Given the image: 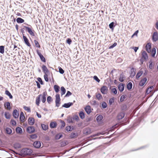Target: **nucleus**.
<instances>
[{
	"instance_id": "423d86ee",
	"label": "nucleus",
	"mask_w": 158,
	"mask_h": 158,
	"mask_svg": "<svg viewBox=\"0 0 158 158\" xmlns=\"http://www.w3.org/2000/svg\"><path fill=\"white\" fill-rule=\"evenodd\" d=\"M152 40L154 42H156L158 40V35L157 32H155L152 35Z\"/></svg>"
},
{
	"instance_id": "864d4df0",
	"label": "nucleus",
	"mask_w": 158,
	"mask_h": 158,
	"mask_svg": "<svg viewBox=\"0 0 158 158\" xmlns=\"http://www.w3.org/2000/svg\"><path fill=\"white\" fill-rule=\"evenodd\" d=\"M62 135L61 133H59L56 135L55 138H60L62 137Z\"/></svg>"
},
{
	"instance_id": "0eeeda50",
	"label": "nucleus",
	"mask_w": 158,
	"mask_h": 158,
	"mask_svg": "<svg viewBox=\"0 0 158 158\" xmlns=\"http://www.w3.org/2000/svg\"><path fill=\"white\" fill-rule=\"evenodd\" d=\"M24 41L25 44L28 47H30L31 45L30 43L29 42V40L27 37L23 35V36Z\"/></svg>"
},
{
	"instance_id": "2eb2a0df",
	"label": "nucleus",
	"mask_w": 158,
	"mask_h": 158,
	"mask_svg": "<svg viewBox=\"0 0 158 158\" xmlns=\"http://www.w3.org/2000/svg\"><path fill=\"white\" fill-rule=\"evenodd\" d=\"M145 48L146 51L148 52L149 53L151 52V47L150 43H148L146 45Z\"/></svg>"
},
{
	"instance_id": "f8f14e48",
	"label": "nucleus",
	"mask_w": 158,
	"mask_h": 158,
	"mask_svg": "<svg viewBox=\"0 0 158 158\" xmlns=\"http://www.w3.org/2000/svg\"><path fill=\"white\" fill-rule=\"evenodd\" d=\"M142 58H143L144 59L146 60L148 58V55L145 51H143L142 53Z\"/></svg>"
},
{
	"instance_id": "052dcab7",
	"label": "nucleus",
	"mask_w": 158,
	"mask_h": 158,
	"mask_svg": "<svg viewBox=\"0 0 158 158\" xmlns=\"http://www.w3.org/2000/svg\"><path fill=\"white\" fill-rule=\"evenodd\" d=\"M10 123L13 126L15 125L16 124V123L15 121L12 119H11L10 120Z\"/></svg>"
},
{
	"instance_id": "b1692460",
	"label": "nucleus",
	"mask_w": 158,
	"mask_h": 158,
	"mask_svg": "<svg viewBox=\"0 0 158 158\" xmlns=\"http://www.w3.org/2000/svg\"><path fill=\"white\" fill-rule=\"evenodd\" d=\"M96 97L97 99L100 100L102 99V97L100 93H96Z\"/></svg>"
},
{
	"instance_id": "4be33fe9",
	"label": "nucleus",
	"mask_w": 158,
	"mask_h": 158,
	"mask_svg": "<svg viewBox=\"0 0 158 158\" xmlns=\"http://www.w3.org/2000/svg\"><path fill=\"white\" fill-rule=\"evenodd\" d=\"M41 96H42V95L40 94L38 96V97H37L36 98V103L37 105L38 106H39L40 104V98H41Z\"/></svg>"
},
{
	"instance_id": "ddd939ff",
	"label": "nucleus",
	"mask_w": 158,
	"mask_h": 158,
	"mask_svg": "<svg viewBox=\"0 0 158 158\" xmlns=\"http://www.w3.org/2000/svg\"><path fill=\"white\" fill-rule=\"evenodd\" d=\"M28 122L29 125H32L35 123V119L33 118L29 117L28 119Z\"/></svg>"
},
{
	"instance_id": "6ab92c4d",
	"label": "nucleus",
	"mask_w": 158,
	"mask_h": 158,
	"mask_svg": "<svg viewBox=\"0 0 158 158\" xmlns=\"http://www.w3.org/2000/svg\"><path fill=\"white\" fill-rule=\"evenodd\" d=\"M73 104V103L72 102H69L68 103H65L63 105L62 107L66 108H68L72 106Z\"/></svg>"
},
{
	"instance_id": "e2e57ef3",
	"label": "nucleus",
	"mask_w": 158,
	"mask_h": 158,
	"mask_svg": "<svg viewBox=\"0 0 158 158\" xmlns=\"http://www.w3.org/2000/svg\"><path fill=\"white\" fill-rule=\"evenodd\" d=\"M93 78L94 80L96 81L97 82H99L100 81V80L98 79V77L96 76H94Z\"/></svg>"
},
{
	"instance_id": "f03ea898",
	"label": "nucleus",
	"mask_w": 158,
	"mask_h": 158,
	"mask_svg": "<svg viewBox=\"0 0 158 158\" xmlns=\"http://www.w3.org/2000/svg\"><path fill=\"white\" fill-rule=\"evenodd\" d=\"M56 99L55 101L56 106L57 107H59L60 104V95L57 94L56 96Z\"/></svg>"
},
{
	"instance_id": "39448f33",
	"label": "nucleus",
	"mask_w": 158,
	"mask_h": 158,
	"mask_svg": "<svg viewBox=\"0 0 158 158\" xmlns=\"http://www.w3.org/2000/svg\"><path fill=\"white\" fill-rule=\"evenodd\" d=\"M27 132L29 133H32L35 131V129L33 126L28 127L27 129Z\"/></svg>"
},
{
	"instance_id": "f257e3e1",
	"label": "nucleus",
	"mask_w": 158,
	"mask_h": 158,
	"mask_svg": "<svg viewBox=\"0 0 158 158\" xmlns=\"http://www.w3.org/2000/svg\"><path fill=\"white\" fill-rule=\"evenodd\" d=\"M32 150L28 148H24L22 149L21 151V153L23 155H30L32 153Z\"/></svg>"
},
{
	"instance_id": "a878e982",
	"label": "nucleus",
	"mask_w": 158,
	"mask_h": 158,
	"mask_svg": "<svg viewBox=\"0 0 158 158\" xmlns=\"http://www.w3.org/2000/svg\"><path fill=\"white\" fill-rule=\"evenodd\" d=\"M135 74V69L134 68H132L131 69V71L130 73V76L131 77H133Z\"/></svg>"
},
{
	"instance_id": "9b49d317",
	"label": "nucleus",
	"mask_w": 158,
	"mask_h": 158,
	"mask_svg": "<svg viewBox=\"0 0 158 158\" xmlns=\"http://www.w3.org/2000/svg\"><path fill=\"white\" fill-rule=\"evenodd\" d=\"M85 110L87 114H89L91 112V107L89 106H87L85 108Z\"/></svg>"
},
{
	"instance_id": "c85d7f7f",
	"label": "nucleus",
	"mask_w": 158,
	"mask_h": 158,
	"mask_svg": "<svg viewBox=\"0 0 158 158\" xmlns=\"http://www.w3.org/2000/svg\"><path fill=\"white\" fill-rule=\"evenodd\" d=\"M50 127L51 128H54L56 127L57 126V124L56 122H51L50 123Z\"/></svg>"
},
{
	"instance_id": "603ef678",
	"label": "nucleus",
	"mask_w": 158,
	"mask_h": 158,
	"mask_svg": "<svg viewBox=\"0 0 158 158\" xmlns=\"http://www.w3.org/2000/svg\"><path fill=\"white\" fill-rule=\"evenodd\" d=\"M111 91L114 94H117V90L115 88H113L111 89Z\"/></svg>"
},
{
	"instance_id": "a211bd4d",
	"label": "nucleus",
	"mask_w": 158,
	"mask_h": 158,
	"mask_svg": "<svg viewBox=\"0 0 158 158\" xmlns=\"http://www.w3.org/2000/svg\"><path fill=\"white\" fill-rule=\"evenodd\" d=\"M118 88L120 92H122L124 89V84L123 83H120L118 85Z\"/></svg>"
},
{
	"instance_id": "338daca9",
	"label": "nucleus",
	"mask_w": 158,
	"mask_h": 158,
	"mask_svg": "<svg viewBox=\"0 0 158 158\" xmlns=\"http://www.w3.org/2000/svg\"><path fill=\"white\" fill-rule=\"evenodd\" d=\"M117 45V43L116 42L115 43H114V44L112 45H111L109 47V49H111V48H113L114 47H115V46H116Z\"/></svg>"
},
{
	"instance_id": "a18cd8bd",
	"label": "nucleus",
	"mask_w": 158,
	"mask_h": 158,
	"mask_svg": "<svg viewBox=\"0 0 158 158\" xmlns=\"http://www.w3.org/2000/svg\"><path fill=\"white\" fill-rule=\"evenodd\" d=\"M114 22H112L109 24V27L110 28L112 29V30L114 29Z\"/></svg>"
},
{
	"instance_id": "bb28decb",
	"label": "nucleus",
	"mask_w": 158,
	"mask_h": 158,
	"mask_svg": "<svg viewBox=\"0 0 158 158\" xmlns=\"http://www.w3.org/2000/svg\"><path fill=\"white\" fill-rule=\"evenodd\" d=\"M143 71L140 70L137 74L136 75V78L137 79L139 78L143 74Z\"/></svg>"
},
{
	"instance_id": "f3484780",
	"label": "nucleus",
	"mask_w": 158,
	"mask_h": 158,
	"mask_svg": "<svg viewBox=\"0 0 158 158\" xmlns=\"http://www.w3.org/2000/svg\"><path fill=\"white\" fill-rule=\"evenodd\" d=\"M47 94L46 92H44L43 94V95H42V96L41 97H42L41 100L42 102L44 103L46 101V96Z\"/></svg>"
},
{
	"instance_id": "6e6552de",
	"label": "nucleus",
	"mask_w": 158,
	"mask_h": 158,
	"mask_svg": "<svg viewBox=\"0 0 158 158\" xmlns=\"http://www.w3.org/2000/svg\"><path fill=\"white\" fill-rule=\"evenodd\" d=\"M147 81V78L146 77H144L141 80L139 83V85L140 86H143L145 84Z\"/></svg>"
},
{
	"instance_id": "473e14b6",
	"label": "nucleus",
	"mask_w": 158,
	"mask_h": 158,
	"mask_svg": "<svg viewBox=\"0 0 158 158\" xmlns=\"http://www.w3.org/2000/svg\"><path fill=\"white\" fill-rule=\"evenodd\" d=\"M16 21L18 23H22L24 22V20L20 18H17Z\"/></svg>"
},
{
	"instance_id": "e433bc0d",
	"label": "nucleus",
	"mask_w": 158,
	"mask_h": 158,
	"mask_svg": "<svg viewBox=\"0 0 158 158\" xmlns=\"http://www.w3.org/2000/svg\"><path fill=\"white\" fill-rule=\"evenodd\" d=\"M41 127H42V129L44 130H45V131L48 128V126L47 125H45L44 124H41Z\"/></svg>"
},
{
	"instance_id": "20e7f679",
	"label": "nucleus",
	"mask_w": 158,
	"mask_h": 158,
	"mask_svg": "<svg viewBox=\"0 0 158 158\" xmlns=\"http://www.w3.org/2000/svg\"><path fill=\"white\" fill-rule=\"evenodd\" d=\"M23 27L27 31L29 34L33 36H35V34L34 32L32 31L31 29L28 27L24 26Z\"/></svg>"
},
{
	"instance_id": "37998d69",
	"label": "nucleus",
	"mask_w": 158,
	"mask_h": 158,
	"mask_svg": "<svg viewBox=\"0 0 158 158\" xmlns=\"http://www.w3.org/2000/svg\"><path fill=\"white\" fill-rule=\"evenodd\" d=\"M24 109L28 112H31V110L30 108L29 107L26 106H24L23 107Z\"/></svg>"
},
{
	"instance_id": "6e6d98bb",
	"label": "nucleus",
	"mask_w": 158,
	"mask_h": 158,
	"mask_svg": "<svg viewBox=\"0 0 158 158\" xmlns=\"http://www.w3.org/2000/svg\"><path fill=\"white\" fill-rule=\"evenodd\" d=\"M52 97L50 96H49L47 97V101L48 103L49 104H50L51 103V102L52 101Z\"/></svg>"
},
{
	"instance_id": "cd10ccee",
	"label": "nucleus",
	"mask_w": 158,
	"mask_h": 158,
	"mask_svg": "<svg viewBox=\"0 0 158 158\" xmlns=\"http://www.w3.org/2000/svg\"><path fill=\"white\" fill-rule=\"evenodd\" d=\"M79 115L80 118L81 119H83L85 117V115L84 113L82 111H81L79 112Z\"/></svg>"
},
{
	"instance_id": "393cba45",
	"label": "nucleus",
	"mask_w": 158,
	"mask_h": 158,
	"mask_svg": "<svg viewBox=\"0 0 158 158\" xmlns=\"http://www.w3.org/2000/svg\"><path fill=\"white\" fill-rule=\"evenodd\" d=\"M5 107L9 110H10V103L9 102H7L6 103L4 104Z\"/></svg>"
},
{
	"instance_id": "0e129e2a",
	"label": "nucleus",
	"mask_w": 158,
	"mask_h": 158,
	"mask_svg": "<svg viewBox=\"0 0 158 158\" xmlns=\"http://www.w3.org/2000/svg\"><path fill=\"white\" fill-rule=\"evenodd\" d=\"M72 94V93L70 91H67V93L65 95V97H68Z\"/></svg>"
},
{
	"instance_id": "9d476101",
	"label": "nucleus",
	"mask_w": 158,
	"mask_h": 158,
	"mask_svg": "<svg viewBox=\"0 0 158 158\" xmlns=\"http://www.w3.org/2000/svg\"><path fill=\"white\" fill-rule=\"evenodd\" d=\"M13 115L15 118H18L19 116V113L17 110L15 109L14 110L13 112Z\"/></svg>"
},
{
	"instance_id": "dca6fc26",
	"label": "nucleus",
	"mask_w": 158,
	"mask_h": 158,
	"mask_svg": "<svg viewBox=\"0 0 158 158\" xmlns=\"http://www.w3.org/2000/svg\"><path fill=\"white\" fill-rule=\"evenodd\" d=\"M125 115V113L124 112H122L119 113L117 115V119L118 120H121L124 118Z\"/></svg>"
},
{
	"instance_id": "4468645a",
	"label": "nucleus",
	"mask_w": 158,
	"mask_h": 158,
	"mask_svg": "<svg viewBox=\"0 0 158 158\" xmlns=\"http://www.w3.org/2000/svg\"><path fill=\"white\" fill-rule=\"evenodd\" d=\"M43 71L45 74H47L49 73V71L46 66L43 64L42 66Z\"/></svg>"
},
{
	"instance_id": "13d9d810",
	"label": "nucleus",
	"mask_w": 158,
	"mask_h": 158,
	"mask_svg": "<svg viewBox=\"0 0 158 158\" xmlns=\"http://www.w3.org/2000/svg\"><path fill=\"white\" fill-rule=\"evenodd\" d=\"M59 70L60 74H63L64 73V70L60 67H59Z\"/></svg>"
},
{
	"instance_id": "c03bdc74",
	"label": "nucleus",
	"mask_w": 158,
	"mask_h": 158,
	"mask_svg": "<svg viewBox=\"0 0 158 158\" xmlns=\"http://www.w3.org/2000/svg\"><path fill=\"white\" fill-rule=\"evenodd\" d=\"M103 118V117L102 115H99L97 117L96 119L98 121H100Z\"/></svg>"
},
{
	"instance_id": "774afa93",
	"label": "nucleus",
	"mask_w": 158,
	"mask_h": 158,
	"mask_svg": "<svg viewBox=\"0 0 158 158\" xmlns=\"http://www.w3.org/2000/svg\"><path fill=\"white\" fill-rule=\"evenodd\" d=\"M127 106L126 105H123L121 107V109L122 110H125L126 109Z\"/></svg>"
},
{
	"instance_id": "5701e85b",
	"label": "nucleus",
	"mask_w": 158,
	"mask_h": 158,
	"mask_svg": "<svg viewBox=\"0 0 158 158\" xmlns=\"http://www.w3.org/2000/svg\"><path fill=\"white\" fill-rule=\"evenodd\" d=\"M68 143V142L66 141H61L60 143V146L61 147H64L66 146Z\"/></svg>"
},
{
	"instance_id": "58836bf2",
	"label": "nucleus",
	"mask_w": 158,
	"mask_h": 158,
	"mask_svg": "<svg viewBox=\"0 0 158 158\" xmlns=\"http://www.w3.org/2000/svg\"><path fill=\"white\" fill-rule=\"evenodd\" d=\"M156 53V49L155 48H153L152 49V56L153 57H154L155 54Z\"/></svg>"
},
{
	"instance_id": "7c9ffc66",
	"label": "nucleus",
	"mask_w": 158,
	"mask_h": 158,
	"mask_svg": "<svg viewBox=\"0 0 158 158\" xmlns=\"http://www.w3.org/2000/svg\"><path fill=\"white\" fill-rule=\"evenodd\" d=\"M5 93L6 95L9 97L10 99H12L13 98V96L9 91L7 90H6Z\"/></svg>"
},
{
	"instance_id": "79ce46f5",
	"label": "nucleus",
	"mask_w": 158,
	"mask_h": 158,
	"mask_svg": "<svg viewBox=\"0 0 158 158\" xmlns=\"http://www.w3.org/2000/svg\"><path fill=\"white\" fill-rule=\"evenodd\" d=\"M126 95H122L120 97V101L121 102H123L124 100V99L126 98Z\"/></svg>"
},
{
	"instance_id": "2f4dec72",
	"label": "nucleus",
	"mask_w": 158,
	"mask_h": 158,
	"mask_svg": "<svg viewBox=\"0 0 158 158\" xmlns=\"http://www.w3.org/2000/svg\"><path fill=\"white\" fill-rule=\"evenodd\" d=\"M132 83L131 82H130L128 83L127 85V89L128 90H130L132 89Z\"/></svg>"
},
{
	"instance_id": "bf43d9fd",
	"label": "nucleus",
	"mask_w": 158,
	"mask_h": 158,
	"mask_svg": "<svg viewBox=\"0 0 158 158\" xmlns=\"http://www.w3.org/2000/svg\"><path fill=\"white\" fill-rule=\"evenodd\" d=\"M65 130L67 131H69L72 130V127L70 126H67L66 127Z\"/></svg>"
},
{
	"instance_id": "5fc2aeb1",
	"label": "nucleus",
	"mask_w": 158,
	"mask_h": 158,
	"mask_svg": "<svg viewBox=\"0 0 158 158\" xmlns=\"http://www.w3.org/2000/svg\"><path fill=\"white\" fill-rule=\"evenodd\" d=\"M25 118L24 116H20L19 120L20 122H24V119Z\"/></svg>"
},
{
	"instance_id": "4c0bfd02",
	"label": "nucleus",
	"mask_w": 158,
	"mask_h": 158,
	"mask_svg": "<svg viewBox=\"0 0 158 158\" xmlns=\"http://www.w3.org/2000/svg\"><path fill=\"white\" fill-rule=\"evenodd\" d=\"M16 131L17 133H22V130L21 127H17L16 129Z\"/></svg>"
},
{
	"instance_id": "aec40b11",
	"label": "nucleus",
	"mask_w": 158,
	"mask_h": 158,
	"mask_svg": "<svg viewBox=\"0 0 158 158\" xmlns=\"http://www.w3.org/2000/svg\"><path fill=\"white\" fill-rule=\"evenodd\" d=\"M124 75L123 73L120 74L119 80L121 82H123L124 80Z\"/></svg>"
},
{
	"instance_id": "3c124183",
	"label": "nucleus",
	"mask_w": 158,
	"mask_h": 158,
	"mask_svg": "<svg viewBox=\"0 0 158 158\" xmlns=\"http://www.w3.org/2000/svg\"><path fill=\"white\" fill-rule=\"evenodd\" d=\"M73 120H76L77 121H78L79 119V117L77 115H73Z\"/></svg>"
},
{
	"instance_id": "09e8293b",
	"label": "nucleus",
	"mask_w": 158,
	"mask_h": 158,
	"mask_svg": "<svg viewBox=\"0 0 158 158\" xmlns=\"http://www.w3.org/2000/svg\"><path fill=\"white\" fill-rule=\"evenodd\" d=\"M69 123H73V118L70 116H69L68 118L67 119Z\"/></svg>"
},
{
	"instance_id": "4d7b16f0",
	"label": "nucleus",
	"mask_w": 158,
	"mask_h": 158,
	"mask_svg": "<svg viewBox=\"0 0 158 158\" xmlns=\"http://www.w3.org/2000/svg\"><path fill=\"white\" fill-rule=\"evenodd\" d=\"M114 98L113 97L110 98L109 100V104L110 105H111L114 102Z\"/></svg>"
},
{
	"instance_id": "a19ab883",
	"label": "nucleus",
	"mask_w": 158,
	"mask_h": 158,
	"mask_svg": "<svg viewBox=\"0 0 158 158\" xmlns=\"http://www.w3.org/2000/svg\"><path fill=\"white\" fill-rule=\"evenodd\" d=\"M4 52V47L3 46H0V53L3 54Z\"/></svg>"
},
{
	"instance_id": "c9c22d12",
	"label": "nucleus",
	"mask_w": 158,
	"mask_h": 158,
	"mask_svg": "<svg viewBox=\"0 0 158 158\" xmlns=\"http://www.w3.org/2000/svg\"><path fill=\"white\" fill-rule=\"evenodd\" d=\"M59 87L56 85H55L54 86V89L55 90V91L56 93H58L59 91Z\"/></svg>"
},
{
	"instance_id": "c756f323",
	"label": "nucleus",
	"mask_w": 158,
	"mask_h": 158,
	"mask_svg": "<svg viewBox=\"0 0 158 158\" xmlns=\"http://www.w3.org/2000/svg\"><path fill=\"white\" fill-rule=\"evenodd\" d=\"M153 89V86H151L149 88H147L146 90V93L148 94H149Z\"/></svg>"
},
{
	"instance_id": "69168bd1",
	"label": "nucleus",
	"mask_w": 158,
	"mask_h": 158,
	"mask_svg": "<svg viewBox=\"0 0 158 158\" xmlns=\"http://www.w3.org/2000/svg\"><path fill=\"white\" fill-rule=\"evenodd\" d=\"M48 76L47 74H45L44 75V80L46 82H48Z\"/></svg>"
},
{
	"instance_id": "49530a36",
	"label": "nucleus",
	"mask_w": 158,
	"mask_h": 158,
	"mask_svg": "<svg viewBox=\"0 0 158 158\" xmlns=\"http://www.w3.org/2000/svg\"><path fill=\"white\" fill-rule=\"evenodd\" d=\"M34 43H35V45L36 47L37 48H40V44H39V43L38 41L35 40H34Z\"/></svg>"
},
{
	"instance_id": "680f3d73",
	"label": "nucleus",
	"mask_w": 158,
	"mask_h": 158,
	"mask_svg": "<svg viewBox=\"0 0 158 158\" xmlns=\"http://www.w3.org/2000/svg\"><path fill=\"white\" fill-rule=\"evenodd\" d=\"M41 60L43 62H46V60L45 58L42 55L40 57Z\"/></svg>"
},
{
	"instance_id": "f704fd0d",
	"label": "nucleus",
	"mask_w": 158,
	"mask_h": 158,
	"mask_svg": "<svg viewBox=\"0 0 158 158\" xmlns=\"http://www.w3.org/2000/svg\"><path fill=\"white\" fill-rule=\"evenodd\" d=\"M5 116L6 119H10V115L9 112H6L5 113Z\"/></svg>"
},
{
	"instance_id": "72a5a7b5",
	"label": "nucleus",
	"mask_w": 158,
	"mask_h": 158,
	"mask_svg": "<svg viewBox=\"0 0 158 158\" xmlns=\"http://www.w3.org/2000/svg\"><path fill=\"white\" fill-rule=\"evenodd\" d=\"M61 95L62 96L65 94L66 92V89L63 86H62L61 87Z\"/></svg>"
},
{
	"instance_id": "412c9836",
	"label": "nucleus",
	"mask_w": 158,
	"mask_h": 158,
	"mask_svg": "<svg viewBox=\"0 0 158 158\" xmlns=\"http://www.w3.org/2000/svg\"><path fill=\"white\" fill-rule=\"evenodd\" d=\"M41 96H42V95L40 94L38 96V97H37L36 98V103L37 105L38 106H39L40 104V98H41Z\"/></svg>"
},
{
	"instance_id": "de8ad7c7",
	"label": "nucleus",
	"mask_w": 158,
	"mask_h": 158,
	"mask_svg": "<svg viewBox=\"0 0 158 158\" xmlns=\"http://www.w3.org/2000/svg\"><path fill=\"white\" fill-rule=\"evenodd\" d=\"M6 131L7 134H10L12 132V130L11 129L7 127L6 128Z\"/></svg>"
},
{
	"instance_id": "ea45409f",
	"label": "nucleus",
	"mask_w": 158,
	"mask_h": 158,
	"mask_svg": "<svg viewBox=\"0 0 158 158\" xmlns=\"http://www.w3.org/2000/svg\"><path fill=\"white\" fill-rule=\"evenodd\" d=\"M14 146L16 148H19L21 147V145L19 143H16L14 144Z\"/></svg>"
},
{
	"instance_id": "1a4fd4ad",
	"label": "nucleus",
	"mask_w": 158,
	"mask_h": 158,
	"mask_svg": "<svg viewBox=\"0 0 158 158\" xmlns=\"http://www.w3.org/2000/svg\"><path fill=\"white\" fill-rule=\"evenodd\" d=\"M33 145L35 148H39L40 147L41 144L40 141H35Z\"/></svg>"
},
{
	"instance_id": "7ed1b4c3",
	"label": "nucleus",
	"mask_w": 158,
	"mask_h": 158,
	"mask_svg": "<svg viewBox=\"0 0 158 158\" xmlns=\"http://www.w3.org/2000/svg\"><path fill=\"white\" fill-rule=\"evenodd\" d=\"M100 90L102 94H106L107 93L108 89L106 86H103L101 88Z\"/></svg>"
},
{
	"instance_id": "8fccbe9b",
	"label": "nucleus",
	"mask_w": 158,
	"mask_h": 158,
	"mask_svg": "<svg viewBox=\"0 0 158 158\" xmlns=\"http://www.w3.org/2000/svg\"><path fill=\"white\" fill-rule=\"evenodd\" d=\"M102 107L103 109L106 108L107 107L106 103L105 102H103L102 104Z\"/></svg>"
}]
</instances>
